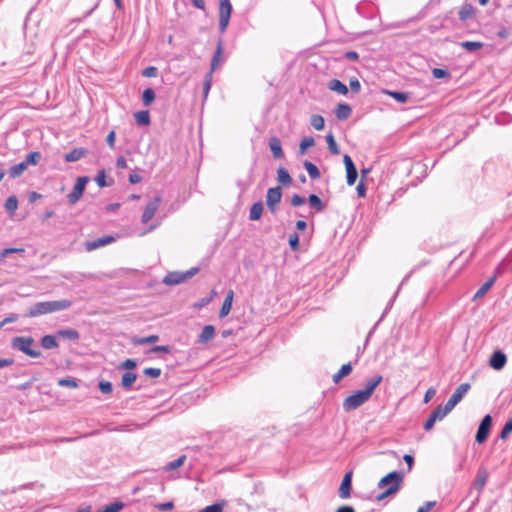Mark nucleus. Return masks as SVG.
I'll list each match as a JSON object with an SVG mask.
<instances>
[{
	"mask_svg": "<svg viewBox=\"0 0 512 512\" xmlns=\"http://www.w3.org/2000/svg\"><path fill=\"white\" fill-rule=\"evenodd\" d=\"M223 61V43H222V40H219L218 41V44H217V47H216V51L214 53V56L211 60V65H210V71L211 73H213L217 67L220 65V63Z\"/></svg>",
	"mask_w": 512,
	"mask_h": 512,
	"instance_id": "obj_17",
	"label": "nucleus"
},
{
	"mask_svg": "<svg viewBox=\"0 0 512 512\" xmlns=\"http://www.w3.org/2000/svg\"><path fill=\"white\" fill-rule=\"evenodd\" d=\"M58 336L63 338H67L70 340H77L79 338V333L75 329H65L57 332Z\"/></svg>",
	"mask_w": 512,
	"mask_h": 512,
	"instance_id": "obj_39",
	"label": "nucleus"
},
{
	"mask_svg": "<svg viewBox=\"0 0 512 512\" xmlns=\"http://www.w3.org/2000/svg\"><path fill=\"white\" fill-rule=\"evenodd\" d=\"M159 340V336L154 334V335H149L147 337H142V338H134L132 340V343L135 344V345H142V344H150V343H155Z\"/></svg>",
	"mask_w": 512,
	"mask_h": 512,
	"instance_id": "obj_36",
	"label": "nucleus"
},
{
	"mask_svg": "<svg viewBox=\"0 0 512 512\" xmlns=\"http://www.w3.org/2000/svg\"><path fill=\"white\" fill-rule=\"evenodd\" d=\"M11 345L14 349H17L32 358H38L41 355L40 350L33 349L34 340L29 336H20L12 339Z\"/></svg>",
	"mask_w": 512,
	"mask_h": 512,
	"instance_id": "obj_4",
	"label": "nucleus"
},
{
	"mask_svg": "<svg viewBox=\"0 0 512 512\" xmlns=\"http://www.w3.org/2000/svg\"><path fill=\"white\" fill-rule=\"evenodd\" d=\"M352 370H353V368H352V365L350 362L342 365L341 368L338 370V372H336L332 376L333 382L335 384L339 383L344 377L350 375Z\"/></svg>",
	"mask_w": 512,
	"mask_h": 512,
	"instance_id": "obj_20",
	"label": "nucleus"
},
{
	"mask_svg": "<svg viewBox=\"0 0 512 512\" xmlns=\"http://www.w3.org/2000/svg\"><path fill=\"white\" fill-rule=\"evenodd\" d=\"M114 241H115V238L113 236L107 235V236L98 238L96 240L86 242L85 247H86V250L90 252L99 247L111 244Z\"/></svg>",
	"mask_w": 512,
	"mask_h": 512,
	"instance_id": "obj_15",
	"label": "nucleus"
},
{
	"mask_svg": "<svg viewBox=\"0 0 512 512\" xmlns=\"http://www.w3.org/2000/svg\"><path fill=\"white\" fill-rule=\"evenodd\" d=\"M232 13L230 0H219V29L223 33L227 29Z\"/></svg>",
	"mask_w": 512,
	"mask_h": 512,
	"instance_id": "obj_6",
	"label": "nucleus"
},
{
	"mask_svg": "<svg viewBox=\"0 0 512 512\" xmlns=\"http://www.w3.org/2000/svg\"><path fill=\"white\" fill-rule=\"evenodd\" d=\"M336 512H355V509L352 506L344 505L339 507Z\"/></svg>",
	"mask_w": 512,
	"mask_h": 512,
	"instance_id": "obj_64",
	"label": "nucleus"
},
{
	"mask_svg": "<svg viewBox=\"0 0 512 512\" xmlns=\"http://www.w3.org/2000/svg\"><path fill=\"white\" fill-rule=\"evenodd\" d=\"M71 305L72 302L69 300L38 302L28 310L26 316L33 318L44 314L62 311L68 309Z\"/></svg>",
	"mask_w": 512,
	"mask_h": 512,
	"instance_id": "obj_2",
	"label": "nucleus"
},
{
	"mask_svg": "<svg viewBox=\"0 0 512 512\" xmlns=\"http://www.w3.org/2000/svg\"><path fill=\"white\" fill-rule=\"evenodd\" d=\"M507 362L506 355L501 351H495L490 358V366L495 370H501Z\"/></svg>",
	"mask_w": 512,
	"mask_h": 512,
	"instance_id": "obj_16",
	"label": "nucleus"
},
{
	"mask_svg": "<svg viewBox=\"0 0 512 512\" xmlns=\"http://www.w3.org/2000/svg\"><path fill=\"white\" fill-rule=\"evenodd\" d=\"M136 362L133 359H126L121 366L125 369L132 370L136 367Z\"/></svg>",
	"mask_w": 512,
	"mask_h": 512,
	"instance_id": "obj_61",
	"label": "nucleus"
},
{
	"mask_svg": "<svg viewBox=\"0 0 512 512\" xmlns=\"http://www.w3.org/2000/svg\"><path fill=\"white\" fill-rule=\"evenodd\" d=\"M278 181L283 185H289L292 182V178L285 168L278 169Z\"/></svg>",
	"mask_w": 512,
	"mask_h": 512,
	"instance_id": "obj_35",
	"label": "nucleus"
},
{
	"mask_svg": "<svg viewBox=\"0 0 512 512\" xmlns=\"http://www.w3.org/2000/svg\"><path fill=\"white\" fill-rule=\"evenodd\" d=\"M59 386L76 388L78 386L77 382L74 379L64 378L58 381Z\"/></svg>",
	"mask_w": 512,
	"mask_h": 512,
	"instance_id": "obj_52",
	"label": "nucleus"
},
{
	"mask_svg": "<svg viewBox=\"0 0 512 512\" xmlns=\"http://www.w3.org/2000/svg\"><path fill=\"white\" fill-rule=\"evenodd\" d=\"M215 335V328L212 325H207L203 328L200 336H199V342L206 343L213 339Z\"/></svg>",
	"mask_w": 512,
	"mask_h": 512,
	"instance_id": "obj_28",
	"label": "nucleus"
},
{
	"mask_svg": "<svg viewBox=\"0 0 512 512\" xmlns=\"http://www.w3.org/2000/svg\"><path fill=\"white\" fill-rule=\"evenodd\" d=\"M487 478H488L487 470L484 469V468L483 469H479V471L477 473L476 480H475L474 487L478 491H481L484 488V486L486 485Z\"/></svg>",
	"mask_w": 512,
	"mask_h": 512,
	"instance_id": "obj_26",
	"label": "nucleus"
},
{
	"mask_svg": "<svg viewBox=\"0 0 512 512\" xmlns=\"http://www.w3.org/2000/svg\"><path fill=\"white\" fill-rule=\"evenodd\" d=\"M41 345L44 349H53L58 347V343L52 335L43 336L41 339Z\"/></svg>",
	"mask_w": 512,
	"mask_h": 512,
	"instance_id": "obj_33",
	"label": "nucleus"
},
{
	"mask_svg": "<svg viewBox=\"0 0 512 512\" xmlns=\"http://www.w3.org/2000/svg\"><path fill=\"white\" fill-rule=\"evenodd\" d=\"M143 373L148 376V377H152V378H157L161 375V369L160 368H154V367H149V368H145L143 370Z\"/></svg>",
	"mask_w": 512,
	"mask_h": 512,
	"instance_id": "obj_50",
	"label": "nucleus"
},
{
	"mask_svg": "<svg viewBox=\"0 0 512 512\" xmlns=\"http://www.w3.org/2000/svg\"><path fill=\"white\" fill-rule=\"evenodd\" d=\"M215 295H216V292L213 290L211 292V295L207 298L201 299L200 302L196 304V307H198V308L204 307L205 305H207L208 303H210L212 301V299L214 298Z\"/></svg>",
	"mask_w": 512,
	"mask_h": 512,
	"instance_id": "obj_57",
	"label": "nucleus"
},
{
	"mask_svg": "<svg viewBox=\"0 0 512 512\" xmlns=\"http://www.w3.org/2000/svg\"><path fill=\"white\" fill-rule=\"evenodd\" d=\"M87 154V150L84 148H74L65 155L66 162H75L84 157Z\"/></svg>",
	"mask_w": 512,
	"mask_h": 512,
	"instance_id": "obj_22",
	"label": "nucleus"
},
{
	"mask_svg": "<svg viewBox=\"0 0 512 512\" xmlns=\"http://www.w3.org/2000/svg\"><path fill=\"white\" fill-rule=\"evenodd\" d=\"M336 117L340 120L348 119L352 114V109L348 104L340 103L335 110Z\"/></svg>",
	"mask_w": 512,
	"mask_h": 512,
	"instance_id": "obj_21",
	"label": "nucleus"
},
{
	"mask_svg": "<svg viewBox=\"0 0 512 512\" xmlns=\"http://www.w3.org/2000/svg\"><path fill=\"white\" fill-rule=\"evenodd\" d=\"M24 248H5L0 254V262L10 253H24Z\"/></svg>",
	"mask_w": 512,
	"mask_h": 512,
	"instance_id": "obj_49",
	"label": "nucleus"
},
{
	"mask_svg": "<svg viewBox=\"0 0 512 512\" xmlns=\"http://www.w3.org/2000/svg\"><path fill=\"white\" fill-rule=\"evenodd\" d=\"M356 191L359 197H365L366 195V186L363 181H360V183L356 187Z\"/></svg>",
	"mask_w": 512,
	"mask_h": 512,
	"instance_id": "obj_63",
	"label": "nucleus"
},
{
	"mask_svg": "<svg viewBox=\"0 0 512 512\" xmlns=\"http://www.w3.org/2000/svg\"><path fill=\"white\" fill-rule=\"evenodd\" d=\"M185 460H186V456L182 455L179 458H177L176 460L169 462L165 466V470L166 471L176 470L177 468L181 467L184 464Z\"/></svg>",
	"mask_w": 512,
	"mask_h": 512,
	"instance_id": "obj_40",
	"label": "nucleus"
},
{
	"mask_svg": "<svg viewBox=\"0 0 512 512\" xmlns=\"http://www.w3.org/2000/svg\"><path fill=\"white\" fill-rule=\"evenodd\" d=\"M382 375H374L367 380L364 389L354 391L351 395L347 396L342 403L343 409L346 412L353 411L364 403H366L373 395L377 386L382 382Z\"/></svg>",
	"mask_w": 512,
	"mask_h": 512,
	"instance_id": "obj_1",
	"label": "nucleus"
},
{
	"mask_svg": "<svg viewBox=\"0 0 512 512\" xmlns=\"http://www.w3.org/2000/svg\"><path fill=\"white\" fill-rule=\"evenodd\" d=\"M388 94L401 103H405L408 99V95L403 92H388Z\"/></svg>",
	"mask_w": 512,
	"mask_h": 512,
	"instance_id": "obj_53",
	"label": "nucleus"
},
{
	"mask_svg": "<svg viewBox=\"0 0 512 512\" xmlns=\"http://www.w3.org/2000/svg\"><path fill=\"white\" fill-rule=\"evenodd\" d=\"M435 504V501H428L423 506L419 507L417 512H429L435 506Z\"/></svg>",
	"mask_w": 512,
	"mask_h": 512,
	"instance_id": "obj_58",
	"label": "nucleus"
},
{
	"mask_svg": "<svg viewBox=\"0 0 512 512\" xmlns=\"http://www.w3.org/2000/svg\"><path fill=\"white\" fill-rule=\"evenodd\" d=\"M432 75L436 79L449 78L450 77V73L447 70H444V69H441V68H434L432 70Z\"/></svg>",
	"mask_w": 512,
	"mask_h": 512,
	"instance_id": "obj_48",
	"label": "nucleus"
},
{
	"mask_svg": "<svg viewBox=\"0 0 512 512\" xmlns=\"http://www.w3.org/2000/svg\"><path fill=\"white\" fill-rule=\"evenodd\" d=\"M315 145V141H314V138L311 137V136H307V137H304L301 142H300V145H299V148H300V153L303 154L305 153V151L314 146Z\"/></svg>",
	"mask_w": 512,
	"mask_h": 512,
	"instance_id": "obj_43",
	"label": "nucleus"
},
{
	"mask_svg": "<svg viewBox=\"0 0 512 512\" xmlns=\"http://www.w3.org/2000/svg\"><path fill=\"white\" fill-rule=\"evenodd\" d=\"M304 203H305V199L298 194H295L291 197V205L292 206H295V207L301 206Z\"/></svg>",
	"mask_w": 512,
	"mask_h": 512,
	"instance_id": "obj_55",
	"label": "nucleus"
},
{
	"mask_svg": "<svg viewBox=\"0 0 512 512\" xmlns=\"http://www.w3.org/2000/svg\"><path fill=\"white\" fill-rule=\"evenodd\" d=\"M212 74L211 72H208L205 76V79H204V83H203V90H204V98L207 97L210 89H211V85H212Z\"/></svg>",
	"mask_w": 512,
	"mask_h": 512,
	"instance_id": "obj_47",
	"label": "nucleus"
},
{
	"mask_svg": "<svg viewBox=\"0 0 512 512\" xmlns=\"http://www.w3.org/2000/svg\"><path fill=\"white\" fill-rule=\"evenodd\" d=\"M137 379V376L135 373H132V372H126L123 374L122 376V380H121V383H122V386L125 388V389H129L131 388V386L134 384V382L136 381Z\"/></svg>",
	"mask_w": 512,
	"mask_h": 512,
	"instance_id": "obj_32",
	"label": "nucleus"
},
{
	"mask_svg": "<svg viewBox=\"0 0 512 512\" xmlns=\"http://www.w3.org/2000/svg\"><path fill=\"white\" fill-rule=\"evenodd\" d=\"M343 162L346 168V176H347V184L352 186L355 184L358 172L356 166L354 165L351 157L349 155H344Z\"/></svg>",
	"mask_w": 512,
	"mask_h": 512,
	"instance_id": "obj_12",
	"label": "nucleus"
},
{
	"mask_svg": "<svg viewBox=\"0 0 512 512\" xmlns=\"http://www.w3.org/2000/svg\"><path fill=\"white\" fill-rule=\"evenodd\" d=\"M308 200H309L310 205L313 208H315L317 211H322L324 209V205H323L321 199L317 195L311 194L309 196Z\"/></svg>",
	"mask_w": 512,
	"mask_h": 512,
	"instance_id": "obj_45",
	"label": "nucleus"
},
{
	"mask_svg": "<svg viewBox=\"0 0 512 512\" xmlns=\"http://www.w3.org/2000/svg\"><path fill=\"white\" fill-rule=\"evenodd\" d=\"M269 146L274 158L280 159L283 157L281 141L277 137H273L270 139Z\"/></svg>",
	"mask_w": 512,
	"mask_h": 512,
	"instance_id": "obj_23",
	"label": "nucleus"
},
{
	"mask_svg": "<svg viewBox=\"0 0 512 512\" xmlns=\"http://www.w3.org/2000/svg\"><path fill=\"white\" fill-rule=\"evenodd\" d=\"M458 15H459V19L462 21V22H465L469 19H472L475 17L476 15V9L473 5L467 3V4H464L459 12H458Z\"/></svg>",
	"mask_w": 512,
	"mask_h": 512,
	"instance_id": "obj_18",
	"label": "nucleus"
},
{
	"mask_svg": "<svg viewBox=\"0 0 512 512\" xmlns=\"http://www.w3.org/2000/svg\"><path fill=\"white\" fill-rule=\"evenodd\" d=\"M326 142H327L328 148L332 154H334V155L339 154L338 145H337L336 140L332 133H329L326 136Z\"/></svg>",
	"mask_w": 512,
	"mask_h": 512,
	"instance_id": "obj_41",
	"label": "nucleus"
},
{
	"mask_svg": "<svg viewBox=\"0 0 512 512\" xmlns=\"http://www.w3.org/2000/svg\"><path fill=\"white\" fill-rule=\"evenodd\" d=\"M198 271V267H193L185 272H170L164 277L163 283L169 286L181 284L187 281L188 279L192 278L195 274L198 273Z\"/></svg>",
	"mask_w": 512,
	"mask_h": 512,
	"instance_id": "obj_5",
	"label": "nucleus"
},
{
	"mask_svg": "<svg viewBox=\"0 0 512 512\" xmlns=\"http://www.w3.org/2000/svg\"><path fill=\"white\" fill-rule=\"evenodd\" d=\"M5 208L8 212H10L11 214H14V212L17 210L18 208V199L16 196L12 195V196H9L7 199H6V202H5Z\"/></svg>",
	"mask_w": 512,
	"mask_h": 512,
	"instance_id": "obj_37",
	"label": "nucleus"
},
{
	"mask_svg": "<svg viewBox=\"0 0 512 512\" xmlns=\"http://www.w3.org/2000/svg\"><path fill=\"white\" fill-rule=\"evenodd\" d=\"M304 167L312 179H318L320 177V171L315 164L310 161L304 162Z\"/></svg>",
	"mask_w": 512,
	"mask_h": 512,
	"instance_id": "obj_34",
	"label": "nucleus"
},
{
	"mask_svg": "<svg viewBox=\"0 0 512 512\" xmlns=\"http://www.w3.org/2000/svg\"><path fill=\"white\" fill-rule=\"evenodd\" d=\"M27 167L28 166L26 163L22 161L14 166H11L9 169V174L12 178H17L27 169Z\"/></svg>",
	"mask_w": 512,
	"mask_h": 512,
	"instance_id": "obj_30",
	"label": "nucleus"
},
{
	"mask_svg": "<svg viewBox=\"0 0 512 512\" xmlns=\"http://www.w3.org/2000/svg\"><path fill=\"white\" fill-rule=\"evenodd\" d=\"M451 410L448 409V407L445 405V406H437L433 411L432 413L430 414L429 418L426 420V422L424 423L423 425V428L424 430L426 431H429L433 428L434 424L436 421H441L442 419H444L446 417V415L450 412Z\"/></svg>",
	"mask_w": 512,
	"mask_h": 512,
	"instance_id": "obj_8",
	"label": "nucleus"
},
{
	"mask_svg": "<svg viewBox=\"0 0 512 512\" xmlns=\"http://www.w3.org/2000/svg\"><path fill=\"white\" fill-rule=\"evenodd\" d=\"M282 191L280 187L270 188L267 192L266 203L271 211H275L277 205L281 201Z\"/></svg>",
	"mask_w": 512,
	"mask_h": 512,
	"instance_id": "obj_13",
	"label": "nucleus"
},
{
	"mask_svg": "<svg viewBox=\"0 0 512 512\" xmlns=\"http://www.w3.org/2000/svg\"><path fill=\"white\" fill-rule=\"evenodd\" d=\"M142 75L145 77H155L157 75V68L149 66L143 70Z\"/></svg>",
	"mask_w": 512,
	"mask_h": 512,
	"instance_id": "obj_56",
	"label": "nucleus"
},
{
	"mask_svg": "<svg viewBox=\"0 0 512 512\" xmlns=\"http://www.w3.org/2000/svg\"><path fill=\"white\" fill-rule=\"evenodd\" d=\"M289 244L293 250H297L299 247V237L296 233H293L289 237Z\"/></svg>",
	"mask_w": 512,
	"mask_h": 512,
	"instance_id": "obj_54",
	"label": "nucleus"
},
{
	"mask_svg": "<svg viewBox=\"0 0 512 512\" xmlns=\"http://www.w3.org/2000/svg\"><path fill=\"white\" fill-rule=\"evenodd\" d=\"M115 139H116L115 131H110L109 134L107 135L106 141L111 149L114 148Z\"/></svg>",
	"mask_w": 512,
	"mask_h": 512,
	"instance_id": "obj_60",
	"label": "nucleus"
},
{
	"mask_svg": "<svg viewBox=\"0 0 512 512\" xmlns=\"http://www.w3.org/2000/svg\"><path fill=\"white\" fill-rule=\"evenodd\" d=\"M402 481V475L396 471L390 472L382 477L378 482V486L380 488H385V490L376 497V500L382 501L395 494L400 489Z\"/></svg>",
	"mask_w": 512,
	"mask_h": 512,
	"instance_id": "obj_3",
	"label": "nucleus"
},
{
	"mask_svg": "<svg viewBox=\"0 0 512 512\" xmlns=\"http://www.w3.org/2000/svg\"><path fill=\"white\" fill-rule=\"evenodd\" d=\"M352 471L347 472L339 487V497L341 499H348L351 497V482H352Z\"/></svg>",
	"mask_w": 512,
	"mask_h": 512,
	"instance_id": "obj_14",
	"label": "nucleus"
},
{
	"mask_svg": "<svg viewBox=\"0 0 512 512\" xmlns=\"http://www.w3.org/2000/svg\"><path fill=\"white\" fill-rule=\"evenodd\" d=\"M328 87L330 90L337 92L341 95H346L348 93L347 86L338 79H332L329 82Z\"/></svg>",
	"mask_w": 512,
	"mask_h": 512,
	"instance_id": "obj_25",
	"label": "nucleus"
},
{
	"mask_svg": "<svg viewBox=\"0 0 512 512\" xmlns=\"http://www.w3.org/2000/svg\"><path fill=\"white\" fill-rule=\"evenodd\" d=\"M41 159V154L37 151L30 152L27 156L24 162L27 166L32 165L35 166L39 163Z\"/></svg>",
	"mask_w": 512,
	"mask_h": 512,
	"instance_id": "obj_38",
	"label": "nucleus"
},
{
	"mask_svg": "<svg viewBox=\"0 0 512 512\" xmlns=\"http://www.w3.org/2000/svg\"><path fill=\"white\" fill-rule=\"evenodd\" d=\"M99 389L104 394H111L112 384L109 381L102 380L99 382Z\"/></svg>",
	"mask_w": 512,
	"mask_h": 512,
	"instance_id": "obj_51",
	"label": "nucleus"
},
{
	"mask_svg": "<svg viewBox=\"0 0 512 512\" xmlns=\"http://www.w3.org/2000/svg\"><path fill=\"white\" fill-rule=\"evenodd\" d=\"M89 182V177H78L72 191L67 195L70 204L77 203L83 195L86 184Z\"/></svg>",
	"mask_w": 512,
	"mask_h": 512,
	"instance_id": "obj_7",
	"label": "nucleus"
},
{
	"mask_svg": "<svg viewBox=\"0 0 512 512\" xmlns=\"http://www.w3.org/2000/svg\"><path fill=\"white\" fill-rule=\"evenodd\" d=\"M491 425H492V418L490 415H486L482 419V421L479 425L478 431L476 433L475 439L478 443H483L486 441V439L489 435V432H490Z\"/></svg>",
	"mask_w": 512,
	"mask_h": 512,
	"instance_id": "obj_11",
	"label": "nucleus"
},
{
	"mask_svg": "<svg viewBox=\"0 0 512 512\" xmlns=\"http://www.w3.org/2000/svg\"><path fill=\"white\" fill-rule=\"evenodd\" d=\"M470 384L469 383H462L460 384L454 393L451 395L447 403L445 404L448 409L452 411V409L462 400L464 395L469 391Z\"/></svg>",
	"mask_w": 512,
	"mask_h": 512,
	"instance_id": "obj_10",
	"label": "nucleus"
},
{
	"mask_svg": "<svg viewBox=\"0 0 512 512\" xmlns=\"http://www.w3.org/2000/svg\"><path fill=\"white\" fill-rule=\"evenodd\" d=\"M311 125L318 131L323 130L325 126V120L321 115H313L311 117Z\"/></svg>",
	"mask_w": 512,
	"mask_h": 512,
	"instance_id": "obj_42",
	"label": "nucleus"
},
{
	"mask_svg": "<svg viewBox=\"0 0 512 512\" xmlns=\"http://www.w3.org/2000/svg\"><path fill=\"white\" fill-rule=\"evenodd\" d=\"M460 46L467 51L474 52L481 50L484 44L480 41H464L460 43Z\"/></svg>",
	"mask_w": 512,
	"mask_h": 512,
	"instance_id": "obj_29",
	"label": "nucleus"
},
{
	"mask_svg": "<svg viewBox=\"0 0 512 512\" xmlns=\"http://www.w3.org/2000/svg\"><path fill=\"white\" fill-rule=\"evenodd\" d=\"M224 505H225V502L222 501L220 503H215V504L206 506L205 508L199 510L198 512H222Z\"/></svg>",
	"mask_w": 512,
	"mask_h": 512,
	"instance_id": "obj_46",
	"label": "nucleus"
},
{
	"mask_svg": "<svg viewBox=\"0 0 512 512\" xmlns=\"http://www.w3.org/2000/svg\"><path fill=\"white\" fill-rule=\"evenodd\" d=\"M162 202V198L160 196H155L151 201H149L144 209L142 214L141 221L142 223H148L156 214L160 204Z\"/></svg>",
	"mask_w": 512,
	"mask_h": 512,
	"instance_id": "obj_9",
	"label": "nucleus"
},
{
	"mask_svg": "<svg viewBox=\"0 0 512 512\" xmlns=\"http://www.w3.org/2000/svg\"><path fill=\"white\" fill-rule=\"evenodd\" d=\"M234 292L233 290H229L226 294V297L224 299V302L222 304V307L219 312V317L224 318L226 317L231 310L232 302H233Z\"/></svg>",
	"mask_w": 512,
	"mask_h": 512,
	"instance_id": "obj_19",
	"label": "nucleus"
},
{
	"mask_svg": "<svg viewBox=\"0 0 512 512\" xmlns=\"http://www.w3.org/2000/svg\"><path fill=\"white\" fill-rule=\"evenodd\" d=\"M134 118L136 123L140 126H148L150 124V114L148 110L136 112Z\"/></svg>",
	"mask_w": 512,
	"mask_h": 512,
	"instance_id": "obj_27",
	"label": "nucleus"
},
{
	"mask_svg": "<svg viewBox=\"0 0 512 512\" xmlns=\"http://www.w3.org/2000/svg\"><path fill=\"white\" fill-rule=\"evenodd\" d=\"M436 394V390L432 387L428 388L424 395V402L428 403Z\"/></svg>",
	"mask_w": 512,
	"mask_h": 512,
	"instance_id": "obj_62",
	"label": "nucleus"
},
{
	"mask_svg": "<svg viewBox=\"0 0 512 512\" xmlns=\"http://www.w3.org/2000/svg\"><path fill=\"white\" fill-rule=\"evenodd\" d=\"M496 280V276H491L475 293L473 300H477L479 298H482L489 289L493 286L494 282Z\"/></svg>",
	"mask_w": 512,
	"mask_h": 512,
	"instance_id": "obj_24",
	"label": "nucleus"
},
{
	"mask_svg": "<svg viewBox=\"0 0 512 512\" xmlns=\"http://www.w3.org/2000/svg\"><path fill=\"white\" fill-rule=\"evenodd\" d=\"M155 99V92L151 88H147L144 90L142 94V100L144 105H150Z\"/></svg>",
	"mask_w": 512,
	"mask_h": 512,
	"instance_id": "obj_44",
	"label": "nucleus"
},
{
	"mask_svg": "<svg viewBox=\"0 0 512 512\" xmlns=\"http://www.w3.org/2000/svg\"><path fill=\"white\" fill-rule=\"evenodd\" d=\"M95 181L99 187H108L113 184V180L110 179L107 181V176L105 170H101L97 173L95 177Z\"/></svg>",
	"mask_w": 512,
	"mask_h": 512,
	"instance_id": "obj_31",
	"label": "nucleus"
},
{
	"mask_svg": "<svg viewBox=\"0 0 512 512\" xmlns=\"http://www.w3.org/2000/svg\"><path fill=\"white\" fill-rule=\"evenodd\" d=\"M349 85H350V88L353 92H356L358 93L361 89V85H360V82L357 78H353L350 80L349 82Z\"/></svg>",
	"mask_w": 512,
	"mask_h": 512,
	"instance_id": "obj_59",
	"label": "nucleus"
}]
</instances>
